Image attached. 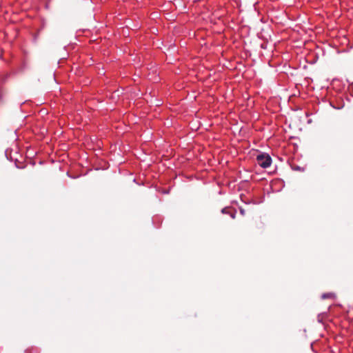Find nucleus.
Listing matches in <instances>:
<instances>
[{"instance_id": "1", "label": "nucleus", "mask_w": 353, "mask_h": 353, "mask_svg": "<svg viewBox=\"0 0 353 353\" xmlns=\"http://www.w3.org/2000/svg\"><path fill=\"white\" fill-rule=\"evenodd\" d=\"M256 161L257 164L263 168H269L272 162L270 154L265 152H259L256 157Z\"/></svg>"}, {"instance_id": "2", "label": "nucleus", "mask_w": 353, "mask_h": 353, "mask_svg": "<svg viewBox=\"0 0 353 353\" xmlns=\"http://www.w3.org/2000/svg\"><path fill=\"white\" fill-rule=\"evenodd\" d=\"M335 298H336V294L333 292L323 293L321 295L322 299H334Z\"/></svg>"}, {"instance_id": "3", "label": "nucleus", "mask_w": 353, "mask_h": 353, "mask_svg": "<svg viewBox=\"0 0 353 353\" xmlns=\"http://www.w3.org/2000/svg\"><path fill=\"white\" fill-rule=\"evenodd\" d=\"M326 317H327L326 313H321L317 316V320L319 323H323L324 320L326 319Z\"/></svg>"}, {"instance_id": "4", "label": "nucleus", "mask_w": 353, "mask_h": 353, "mask_svg": "<svg viewBox=\"0 0 353 353\" xmlns=\"http://www.w3.org/2000/svg\"><path fill=\"white\" fill-rule=\"evenodd\" d=\"M25 353H39V350L35 347H28L26 350Z\"/></svg>"}, {"instance_id": "5", "label": "nucleus", "mask_w": 353, "mask_h": 353, "mask_svg": "<svg viewBox=\"0 0 353 353\" xmlns=\"http://www.w3.org/2000/svg\"><path fill=\"white\" fill-rule=\"evenodd\" d=\"M233 208H232L231 207H225V208H223L222 210H221V212L223 214H228L230 213V212L232 211Z\"/></svg>"}, {"instance_id": "6", "label": "nucleus", "mask_w": 353, "mask_h": 353, "mask_svg": "<svg viewBox=\"0 0 353 353\" xmlns=\"http://www.w3.org/2000/svg\"><path fill=\"white\" fill-rule=\"evenodd\" d=\"M236 214V210L234 209H232V211L230 212V213L228 214V215H230L232 219H235Z\"/></svg>"}, {"instance_id": "7", "label": "nucleus", "mask_w": 353, "mask_h": 353, "mask_svg": "<svg viewBox=\"0 0 353 353\" xmlns=\"http://www.w3.org/2000/svg\"><path fill=\"white\" fill-rule=\"evenodd\" d=\"M239 211H240V214L243 216L245 215V211L243 208H242L241 207L239 208Z\"/></svg>"}]
</instances>
